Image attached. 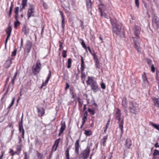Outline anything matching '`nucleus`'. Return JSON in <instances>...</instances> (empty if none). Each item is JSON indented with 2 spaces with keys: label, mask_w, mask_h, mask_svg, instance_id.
<instances>
[{
  "label": "nucleus",
  "mask_w": 159,
  "mask_h": 159,
  "mask_svg": "<svg viewBox=\"0 0 159 159\" xmlns=\"http://www.w3.org/2000/svg\"><path fill=\"white\" fill-rule=\"evenodd\" d=\"M84 134L86 136H89L92 134V132L90 130H85Z\"/></svg>",
  "instance_id": "27"
},
{
  "label": "nucleus",
  "mask_w": 159,
  "mask_h": 159,
  "mask_svg": "<svg viewBox=\"0 0 159 159\" xmlns=\"http://www.w3.org/2000/svg\"><path fill=\"white\" fill-rule=\"evenodd\" d=\"M67 64L68 66L67 67L68 68H70L71 67V59L70 58H69L68 59L67 61Z\"/></svg>",
  "instance_id": "36"
},
{
  "label": "nucleus",
  "mask_w": 159,
  "mask_h": 159,
  "mask_svg": "<svg viewBox=\"0 0 159 159\" xmlns=\"http://www.w3.org/2000/svg\"><path fill=\"white\" fill-rule=\"evenodd\" d=\"M88 111L92 115H94V109L91 108H88Z\"/></svg>",
  "instance_id": "40"
},
{
  "label": "nucleus",
  "mask_w": 159,
  "mask_h": 159,
  "mask_svg": "<svg viewBox=\"0 0 159 159\" xmlns=\"http://www.w3.org/2000/svg\"><path fill=\"white\" fill-rule=\"evenodd\" d=\"M88 50L89 51V52L91 54V55L93 56V57L97 56L95 53L94 52V51H92L90 47H87Z\"/></svg>",
  "instance_id": "32"
},
{
  "label": "nucleus",
  "mask_w": 159,
  "mask_h": 159,
  "mask_svg": "<svg viewBox=\"0 0 159 159\" xmlns=\"http://www.w3.org/2000/svg\"><path fill=\"white\" fill-rule=\"evenodd\" d=\"M87 120V118L86 116H84V117L83 118V122H82V125L81 126V127H82L84 123H85L86 120Z\"/></svg>",
  "instance_id": "49"
},
{
  "label": "nucleus",
  "mask_w": 159,
  "mask_h": 159,
  "mask_svg": "<svg viewBox=\"0 0 159 159\" xmlns=\"http://www.w3.org/2000/svg\"><path fill=\"white\" fill-rule=\"evenodd\" d=\"M107 139V136H104L103 137L102 139H101V143L102 144L103 146L105 145V143L106 142V140Z\"/></svg>",
  "instance_id": "31"
},
{
  "label": "nucleus",
  "mask_w": 159,
  "mask_h": 159,
  "mask_svg": "<svg viewBox=\"0 0 159 159\" xmlns=\"http://www.w3.org/2000/svg\"><path fill=\"white\" fill-rule=\"evenodd\" d=\"M11 64V61L10 60H7L6 61V63L5 64L4 66L6 68H8L10 67Z\"/></svg>",
  "instance_id": "33"
},
{
  "label": "nucleus",
  "mask_w": 159,
  "mask_h": 159,
  "mask_svg": "<svg viewBox=\"0 0 159 159\" xmlns=\"http://www.w3.org/2000/svg\"><path fill=\"white\" fill-rule=\"evenodd\" d=\"M126 101L127 98H124L122 101V105L125 108H127V107Z\"/></svg>",
  "instance_id": "28"
},
{
  "label": "nucleus",
  "mask_w": 159,
  "mask_h": 159,
  "mask_svg": "<svg viewBox=\"0 0 159 159\" xmlns=\"http://www.w3.org/2000/svg\"><path fill=\"white\" fill-rule=\"evenodd\" d=\"M81 64L80 70L81 71H84L85 68V64L83 57L81 56Z\"/></svg>",
  "instance_id": "23"
},
{
  "label": "nucleus",
  "mask_w": 159,
  "mask_h": 159,
  "mask_svg": "<svg viewBox=\"0 0 159 159\" xmlns=\"http://www.w3.org/2000/svg\"><path fill=\"white\" fill-rule=\"evenodd\" d=\"M22 30L25 34H27L29 32V30L27 29L25 26L23 28Z\"/></svg>",
  "instance_id": "35"
},
{
  "label": "nucleus",
  "mask_w": 159,
  "mask_h": 159,
  "mask_svg": "<svg viewBox=\"0 0 159 159\" xmlns=\"http://www.w3.org/2000/svg\"><path fill=\"white\" fill-rule=\"evenodd\" d=\"M16 152L12 153H11V155L13 156L16 154H19L21 150V145H17L16 147Z\"/></svg>",
  "instance_id": "17"
},
{
  "label": "nucleus",
  "mask_w": 159,
  "mask_h": 159,
  "mask_svg": "<svg viewBox=\"0 0 159 159\" xmlns=\"http://www.w3.org/2000/svg\"><path fill=\"white\" fill-rule=\"evenodd\" d=\"M11 26H9L7 29L6 32L7 34H11Z\"/></svg>",
  "instance_id": "39"
},
{
  "label": "nucleus",
  "mask_w": 159,
  "mask_h": 159,
  "mask_svg": "<svg viewBox=\"0 0 159 159\" xmlns=\"http://www.w3.org/2000/svg\"><path fill=\"white\" fill-rule=\"evenodd\" d=\"M13 133H14V130H12L11 131V138L10 139V140L12 139V136L13 135Z\"/></svg>",
  "instance_id": "64"
},
{
  "label": "nucleus",
  "mask_w": 159,
  "mask_h": 159,
  "mask_svg": "<svg viewBox=\"0 0 159 159\" xmlns=\"http://www.w3.org/2000/svg\"><path fill=\"white\" fill-rule=\"evenodd\" d=\"M66 128V125L64 124H61V127L59 130V135L60 136L61 134L63 132Z\"/></svg>",
  "instance_id": "24"
},
{
  "label": "nucleus",
  "mask_w": 159,
  "mask_h": 159,
  "mask_svg": "<svg viewBox=\"0 0 159 159\" xmlns=\"http://www.w3.org/2000/svg\"><path fill=\"white\" fill-rule=\"evenodd\" d=\"M152 25L154 28L157 30L159 27V19L156 17L153 18L152 20Z\"/></svg>",
  "instance_id": "7"
},
{
  "label": "nucleus",
  "mask_w": 159,
  "mask_h": 159,
  "mask_svg": "<svg viewBox=\"0 0 159 159\" xmlns=\"http://www.w3.org/2000/svg\"><path fill=\"white\" fill-rule=\"evenodd\" d=\"M110 121V120H108V121H107V123L106 124V125L105 128V129L104 130V133L106 132V130H107V129L108 126L109 125Z\"/></svg>",
  "instance_id": "44"
},
{
  "label": "nucleus",
  "mask_w": 159,
  "mask_h": 159,
  "mask_svg": "<svg viewBox=\"0 0 159 159\" xmlns=\"http://www.w3.org/2000/svg\"><path fill=\"white\" fill-rule=\"evenodd\" d=\"M135 3L136 6L137 7H139V0H135Z\"/></svg>",
  "instance_id": "52"
},
{
  "label": "nucleus",
  "mask_w": 159,
  "mask_h": 159,
  "mask_svg": "<svg viewBox=\"0 0 159 159\" xmlns=\"http://www.w3.org/2000/svg\"><path fill=\"white\" fill-rule=\"evenodd\" d=\"M142 78L143 81V85L145 87H148L149 85V83L147 79L146 74L144 73L142 76Z\"/></svg>",
  "instance_id": "10"
},
{
  "label": "nucleus",
  "mask_w": 159,
  "mask_h": 159,
  "mask_svg": "<svg viewBox=\"0 0 159 159\" xmlns=\"http://www.w3.org/2000/svg\"><path fill=\"white\" fill-rule=\"evenodd\" d=\"M69 148H67L66 149V159H75L73 158L69 157Z\"/></svg>",
  "instance_id": "30"
},
{
  "label": "nucleus",
  "mask_w": 159,
  "mask_h": 159,
  "mask_svg": "<svg viewBox=\"0 0 159 159\" xmlns=\"http://www.w3.org/2000/svg\"><path fill=\"white\" fill-rule=\"evenodd\" d=\"M93 58L95 61L96 67L99 68V63L97 56L93 57Z\"/></svg>",
  "instance_id": "21"
},
{
  "label": "nucleus",
  "mask_w": 159,
  "mask_h": 159,
  "mask_svg": "<svg viewBox=\"0 0 159 159\" xmlns=\"http://www.w3.org/2000/svg\"><path fill=\"white\" fill-rule=\"evenodd\" d=\"M100 15L102 16H104L106 18H108L107 15L105 13L101 12H100Z\"/></svg>",
  "instance_id": "46"
},
{
  "label": "nucleus",
  "mask_w": 159,
  "mask_h": 159,
  "mask_svg": "<svg viewBox=\"0 0 159 159\" xmlns=\"http://www.w3.org/2000/svg\"><path fill=\"white\" fill-rule=\"evenodd\" d=\"M116 119L118 120V123L119 128L120 129L121 133L123 132L124 117H121L120 111L117 109V111L116 114Z\"/></svg>",
  "instance_id": "2"
},
{
  "label": "nucleus",
  "mask_w": 159,
  "mask_h": 159,
  "mask_svg": "<svg viewBox=\"0 0 159 159\" xmlns=\"http://www.w3.org/2000/svg\"><path fill=\"white\" fill-rule=\"evenodd\" d=\"M98 9L100 12H102L103 11H104L106 9L105 7L103 4H101L98 5Z\"/></svg>",
  "instance_id": "25"
},
{
  "label": "nucleus",
  "mask_w": 159,
  "mask_h": 159,
  "mask_svg": "<svg viewBox=\"0 0 159 159\" xmlns=\"http://www.w3.org/2000/svg\"><path fill=\"white\" fill-rule=\"evenodd\" d=\"M81 78L82 80H85V75L84 71H81Z\"/></svg>",
  "instance_id": "42"
},
{
  "label": "nucleus",
  "mask_w": 159,
  "mask_h": 159,
  "mask_svg": "<svg viewBox=\"0 0 159 159\" xmlns=\"http://www.w3.org/2000/svg\"><path fill=\"white\" fill-rule=\"evenodd\" d=\"M154 101V105L159 108V99L156 98H154L153 99Z\"/></svg>",
  "instance_id": "26"
},
{
  "label": "nucleus",
  "mask_w": 159,
  "mask_h": 159,
  "mask_svg": "<svg viewBox=\"0 0 159 159\" xmlns=\"http://www.w3.org/2000/svg\"><path fill=\"white\" fill-rule=\"evenodd\" d=\"M75 152L77 154L79 153V149L80 147L79 144V140H77L76 141L75 145Z\"/></svg>",
  "instance_id": "13"
},
{
  "label": "nucleus",
  "mask_w": 159,
  "mask_h": 159,
  "mask_svg": "<svg viewBox=\"0 0 159 159\" xmlns=\"http://www.w3.org/2000/svg\"><path fill=\"white\" fill-rule=\"evenodd\" d=\"M11 35V34H7V37L6 39V41H5V45H6V44L7 43V41L10 36Z\"/></svg>",
  "instance_id": "55"
},
{
  "label": "nucleus",
  "mask_w": 159,
  "mask_h": 159,
  "mask_svg": "<svg viewBox=\"0 0 159 159\" xmlns=\"http://www.w3.org/2000/svg\"><path fill=\"white\" fill-rule=\"evenodd\" d=\"M23 114H22V116L21 117V123H20L19 124V129L20 132L22 133V138L24 139V138L25 130L23 128L22 123V120H23Z\"/></svg>",
  "instance_id": "8"
},
{
  "label": "nucleus",
  "mask_w": 159,
  "mask_h": 159,
  "mask_svg": "<svg viewBox=\"0 0 159 159\" xmlns=\"http://www.w3.org/2000/svg\"><path fill=\"white\" fill-rule=\"evenodd\" d=\"M155 147L156 148H159V144L158 143H156L154 145Z\"/></svg>",
  "instance_id": "57"
},
{
  "label": "nucleus",
  "mask_w": 159,
  "mask_h": 159,
  "mask_svg": "<svg viewBox=\"0 0 159 159\" xmlns=\"http://www.w3.org/2000/svg\"><path fill=\"white\" fill-rule=\"evenodd\" d=\"M113 31L117 34H120L121 31V25L119 23H113Z\"/></svg>",
  "instance_id": "4"
},
{
  "label": "nucleus",
  "mask_w": 159,
  "mask_h": 159,
  "mask_svg": "<svg viewBox=\"0 0 159 159\" xmlns=\"http://www.w3.org/2000/svg\"><path fill=\"white\" fill-rule=\"evenodd\" d=\"M12 11V10L10 9L9 13H8V15L9 17L10 16H11Z\"/></svg>",
  "instance_id": "61"
},
{
  "label": "nucleus",
  "mask_w": 159,
  "mask_h": 159,
  "mask_svg": "<svg viewBox=\"0 0 159 159\" xmlns=\"http://www.w3.org/2000/svg\"><path fill=\"white\" fill-rule=\"evenodd\" d=\"M32 45V42L29 41L27 40L25 43V50L28 53H29Z\"/></svg>",
  "instance_id": "6"
},
{
  "label": "nucleus",
  "mask_w": 159,
  "mask_h": 159,
  "mask_svg": "<svg viewBox=\"0 0 159 159\" xmlns=\"http://www.w3.org/2000/svg\"><path fill=\"white\" fill-rule=\"evenodd\" d=\"M38 156L40 158H41L42 157V155L39 153H38Z\"/></svg>",
  "instance_id": "59"
},
{
  "label": "nucleus",
  "mask_w": 159,
  "mask_h": 159,
  "mask_svg": "<svg viewBox=\"0 0 159 159\" xmlns=\"http://www.w3.org/2000/svg\"><path fill=\"white\" fill-rule=\"evenodd\" d=\"M19 10V7H16L15 8V14H18V12Z\"/></svg>",
  "instance_id": "53"
},
{
  "label": "nucleus",
  "mask_w": 159,
  "mask_h": 159,
  "mask_svg": "<svg viewBox=\"0 0 159 159\" xmlns=\"http://www.w3.org/2000/svg\"><path fill=\"white\" fill-rule=\"evenodd\" d=\"M101 87L103 89H105L106 88V86L105 84L103 83H102L101 84Z\"/></svg>",
  "instance_id": "51"
},
{
  "label": "nucleus",
  "mask_w": 159,
  "mask_h": 159,
  "mask_svg": "<svg viewBox=\"0 0 159 159\" xmlns=\"http://www.w3.org/2000/svg\"><path fill=\"white\" fill-rule=\"evenodd\" d=\"M60 13L61 16L62 20L61 22V27L63 29H64L65 27V17L62 11H60Z\"/></svg>",
  "instance_id": "18"
},
{
  "label": "nucleus",
  "mask_w": 159,
  "mask_h": 159,
  "mask_svg": "<svg viewBox=\"0 0 159 159\" xmlns=\"http://www.w3.org/2000/svg\"><path fill=\"white\" fill-rule=\"evenodd\" d=\"M94 0H86V6L88 10L91 9L92 3Z\"/></svg>",
  "instance_id": "16"
},
{
  "label": "nucleus",
  "mask_w": 159,
  "mask_h": 159,
  "mask_svg": "<svg viewBox=\"0 0 159 159\" xmlns=\"http://www.w3.org/2000/svg\"><path fill=\"white\" fill-rule=\"evenodd\" d=\"M96 82V81L94 80V77H88L87 80L86 81L87 84L90 85L91 84H92Z\"/></svg>",
  "instance_id": "12"
},
{
  "label": "nucleus",
  "mask_w": 159,
  "mask_h": 159,
  "mask_svg": "<svg viewBox=\"0 0 159 159\" xmlns=\"http://www.w3.org/2000/svg\"><path fill=\"white\" fill-rule=\"evenodd\" d=\"M153 155L154 156L159 155V151L156 149L154 150Z\"/></svg>",
  "instance_id": "43"
},
{
  "label": "nucleus",
  "mask_w": 159,
  "mask_h": 159,
  "mask_svg": "<svg viewBox=\"0 0 159 159\" xmlns=\"http://www.w3.org/2000/svg\"><path fill=\"white\" fill-rule=\"evenodd\" d=\"M51 77V72L50 70L49 71V73L48 76V77L47 78L46 80L45 81V82H43L42 84L41 87H42L45 86L48 83V81L49 80L50 78Z\"/></svg>",
  "instance_id": "20"
},
{
  "label": "nucleus",
  "mask_w": 159,
  "mask_h": 159,
  "mask_svg": "<svg viewBox=\"0 0 159 159\" xmlns=\"http://www.w3.org/2000/svg\"><path fill=\"white\" fill-rule=\"evenodd\" d=\"M23 39H21V47L23 46Z\"/></svg>",
  "instance_id": "63"
},
{
  "label": "nucleus",
  "mask_w": 159,
  "mask_h": 159,
  "mask_svg": "<svg viewBox=\"0 0 159 159\" xmlns=\"http://www.w3.org/2000/svg\"><path fill=\"white\" fill-rule=\"evenodd\" d=\"M140 29L139 27L138 28L137 30L135 29L134 30V34L135 37L133 38V40L134 43V46L136 49L139 52L140 48V44L139 42V38L140 34Z\"/></svg>",
  "instance_id": "1"
},
{
  "label": "nucleus",
  "mask_w": 159,
  "mask_h": 159,
  "mask_svg": "<svg viewBox=\"0 0 159 159\" xmlns=\"http://www.w3.org/2000/svg\"><path fill=\"white\" fill-rule=\"evenodd\" d=\"M38 116L39 117H42L45 113V110L43 107L37 108Z\"/></svg>",
  "instance_id": "9"
},
{
  "label": "nucleus",
  "mask_w": 159,
  "mask_h": 159,
  "mask_svg": "<svg viewBox=\"0 0 159 159\" xmlns=\"http://www.w3.org/2000/svg\"><path fill=\"white\" fill-rule=\"evenodd\" d=\"M17 74H18L17 72V71L15 73V74L14 75V76L13 77V78L12 79L11 82V83L13 85L14 84V81H15V79L16 77V75H17Z\"/></svg>",
  "instance_id": "38"
},
{
  "label": "nucleus",
  "mask_w": 159,
  "mask_h": 159,
  "mask_svg": "<svg viewBox=\"0 0 159 159\" xmlns=\"http://www.w3.org/2000/svg\"><path fill=\"white\" fill-rule=\"evenodd\" d=\"M16 50L15 49L14 50L13 52H12L11 53V56H14L16 55Z\"/></svg>",
  "instance_id": "54"
},
{
  "label": "nucleus",
  "mask_w": 159,
  "mask_h": 159,
  "mask_svg": "<svg viewBox=\"0 0 159 159\" xmlns=\"http://www.w3.org/2000/svg\"><path fill=\"white\" fill-rule=\"evenodd\" d=\"M152 62V61L148 59L147 60V63L149 65H150Z\"/></svg>",
  "instance_id": "60"
},
{
  "label": "nucleus",
  "mask_w": 159,
  "mask_h": 159,
  "mask_svg": "<svg viewBox=\"0 0 159 159\" xmlns=\"http://www.w3.org/2000/svg\"><path fill=\"white\" fill-rule=\"evenodd\" d=\"M60 140V139L59 138L55 140L52 149V151H56L59 143Z\"/></svg>",
  "instance_id": "14"
},
{
  "label": "nucleus",
  "mask_w": 159,
  "mask_h": 159,
  "mask_svg": "<svg viewBox=\"0 0 159 159\" xmlns=\"http://www.w3.org/2000/svg\"><path fill=\"white\" fill-rule=\"evenodd\" d=\"M78 101L79 102V106L80 107H82L83 105V102L81 99L79 98H78Z\"/></svg>",
  "instance_id": "41"
},
{
  "label": "nucleus",
  "mask_w": 159,
  "mask_h": 159,
  "mask_svg": "<svg viewBox=\"0 0 159 159\" xmlns=\"http://www.w3.org/2000/svg\"><path fill=\"white\" fill-rule=\"evenodd\" d=\"M60 44H59V50L61 51L62 49L63 48V44L60 41L59 42Z\"/></svg>",
  "instance_id": "45"
},
{
  "label": "nucleus",
  "mask_w": 159,
  "mask_h": 159,
  "mask_svg": "<svg viewBox=\"0 0 159 159\" xmlns=\"http://www.w3.org/2000/svg\"><path fill=\"white\" fill-rule=\"evenodd\" d=\"M41 68V64L39 61H37L35 67H33L32 70L34 75H37L39 73Z\"/></svg>",
  "instance_id": "5"
},
{
  "label": "nucleus",
  "mask_w": 159,
  "mask_h": 159,
  "mask_svg": "<svg viewBox=\"0 0 159 159\" xmlns=\"http://www.w3.org/2000/svg\"><path fill=\"white\" fill-rule=\"evenodd\" d=\"M66 50H63L62 53L63 57L65 58L66 57Z\"/></svg>",
  "instance_id": "48"
},
{
  "label": "nucleus",
  "mask_w": 159,
  "mask_h": 159,
  "mask_svg": "<svg viewBox=\"0 0 159 159\" xmlns=\"http://www.w3.org/2000/svg\"><path fill=\"white\" fill-rule=\"evenodd\" d=\"M129 108L131 112L135 113L139 110V105L134 102H131L129 103Z\"/></svg>",
  "instance_id": "3"
},
{
  "label": "nucleus",
  "mask_w": 159,
  "mask_h": 159,
  "mask_svg": "<svg viewBox=\"0 0 159 159\" xmlns=\"http://www.w3.org/2000/svg\"><path fill=\"white\" fill-rule=\"evenodd\" d=\"M150 125L153 126L155 128L159 131V125H157L152 122L150 123Z\"/></svg>",
  "instance_id": "34"
},
{
  "label": "nucleus",
  "mask_w": 159,
  "mask_h": 159,
  "mask_svg": "<svg viewBox=\"0 0 159 159\" xmlns=\"http://www.w3.org/2000/svg\"><path fill=\"white\" fill-rule=\"evenodd\" d=\"M20 25V22L18 20H16V21L14 22V26L15 28H17V26H19Z\"/></svg>",
  "instance_id": "37"
},
{
  "label": "nucleus",
  "mask_w": 159,
  "mask_h": 159,
  "mask_svg": "<svg viewBox=\"0 0 159 159\" xmlns=\"http://www.w3.org/2000/svg\"><path fill=\"white\" fill-rule=\"evenodd\" d=\"M34 9L33 8H31L28 10L27 15L29 18L31 16H34Z\"/></svg>",
  "instance_id": "19"
},
{
  "label": "nucleus",
  "mask_w": 159,
  "mask_h": 159,
  "mask_svg": "<svg viewBox=\"0 0 159 159\" xmlns=\"http://www.w3.org/2000/svg\"><path fill=\"white\" fill-rule=\"evenodd\" d=\"M90 85L91 86L92 89L94 92L96 91L98 89V86L96 82L95 83H94L92 84H91Z\"/></svg>",
  "instance_id": "22"
},
{
  "label": "nucleus",
  "mask_w": 159,
  "mask_h": 159,
  "mask_svg": "<svg viewBox=\"0 0 159 159\" xmlns=\"http://www.w3.org/2000/svg\"><path fill=\"white\" fill-rule=\"evenodd\" d=\"M15 18L16 20H18V17L19 16L18 14H15Z\"/></svg>",
  "instance_id": "58"
},
{
  "label": "nucleus",
  "mask_w": 159,
  "mask_h": 159,
  "mask_svg": "<svg viewBox=\"0 0 159 159\" xmlns=\"http://www.w3.org/2000/svg\"><path fill=\"white\" fill-rule=\"evenodd\" d=\"M82 42L81 43V44L82 46V47L84 49H86L87 48V47L86 46V44L85 43L84 40H82Z\"/></svg>",
  "instance_id": "47"
},
{
  "label": "nucleus",
  "mask_w": 159,
  "mask_h": 159,
  "mask_svg": "<svg viewBox=\"0 0 159 159\" xmlns=\"http://www.w3.org/2000/svg\"><path fill=\"white\" fill-rule=\"evenodd\" d=\"M132 145L131 140L129 138L126 139L125 142V147L127 149H129Z\"/></svg>",
  "instance_id": "15"
},
{
  "label": "nucleus",
  "mask_w": 159,
  "mask_h": 159,
  "mask_svg": "<svg viewBox=\"0 0 159 159\" xmlns=\"http://www.w3.org/2000/svg\"><path fill=\"white\" fill-rule=\"evenodd\" d=\"M27 0H22V7L21 10H22L25 9V7L27 5Z\"/></svg>",
  "instance_id": "29"
},
{
  "label": "nucleus",
  "mask_w": 159,
  "mask_h": 159,
  "mask_svg": "<svg viewBox=\"0 0 159 159\" xmlns=\"http://www.w3.org/2000/svg\"><path fill=\"white\" fill-rule=\"evenodd\" d=\"M150 66V67L151 68V70L152 71V72H155V67H154L153 65H152L151 66Z\"/></svg>",
  "instance_id": "50"
},
{
  "label": "nucleus",
  "mask_w": 159,
  "mask_h": 159,
  "mask_svg": "<svg viewBox=\"0 0 159 159\" xmlns=\"http://www.w3.org/2000/svg\"><path fill=\"white\" fill-rule=\"evenodd\" d=\"M14 101H15V99H13L12 101L11 104H10V106L9 107V108L11 107L13 105V104L14 103Z\"/></svg>",
  "instance_id": "56"
},
{
  "label": "nucleus",
  "mask_w": 159,
  "mask_h": 159,
  "mask_svg": "<svg viewBox=\"0 0 159 159\" xmlns=\"http://www.w3.org/2000/svg\"><path fill=\"white\" fill-rule=\"evenodd\" d=\"M90 152V148L89 147H87L85 150L83 152V156L84 159H87Z\"/></svg>",
  "instance_id": "11"
},
{
  "label": "nucleus",
  "mask_w": 159,
  "mask_h": 159,
  "mask_svg": "<svg viewBox=\"0 0 159 159\" xmlns=\"http://www.w3.org/2000/svg\"><path fill=\"white\" fill-rule=\"evenodd\" d=\"M2 155L0 157V159H2L4 155V153L3 152H1Z\"/></svg>",
  "instance_id": "62"
}]
</instances>
